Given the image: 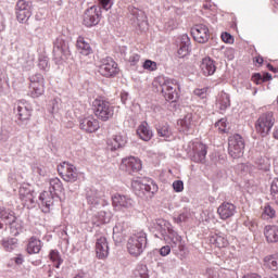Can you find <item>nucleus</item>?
<instances>
[{
	"mask_svg": "<svg viewBox=\"0 0 278 278\" xmlns=\"http://www.w3.org/2000/svg\"><path fill=\"white\" fill-rule=\"evenodd\" d=\"M127 251L132 257H140L147 249V232L139 231L132 233L127 240Z\"/></svg>",
	"mask_w": 278,
	"mask_h": 278,
	"instance_id": "f257e3e1",
	"label": "nucleus"
},
{
	"mask_svg": "<svg viewBox=\"0 0 278 278\" xmlns=\"http://www.w3.org/2000/svg\"><path fill=\"white\" fill-rule=\"evenodd\" d=\"M155 229L160 231L162 238L172 247L181 244V236L173 229V225L166 219H157L155 223Z\"/></svg>",
	"mask_w": 278,
	"mask_h": 278,
	"instance_id": "f03ea898",
	"label": "nucleus"
},
{
	"mask_svg": "<svg viewBox=\"0 0 278 278\" xmlns=\"http://www.w3.org/2000/svg\"><path fill=\"white\" fill-rule=\"evenodd\" d=\"M131 186L137 197H146V199H152L153 194L160 190L157 184L152 179L149 180H132Z\"/></svg>",
	"mask_w": 278,
	"mask_h": 278,
	"instance_id": "7ed1b4c3",
	"label": "nucleus"
},
{
	"mask_svg": "<svg viewBox=\"0 0 278 278\" xmlns=\"http://www.w3.org/2000/svg\"><path fill=\"white\" fill-rule=\"evenodd\" d=\"M86 200L91 210H101V207H110V202L105 199L103 192L97 190L94 187L86 189Z\"/></svg>",
	"mask_w": 278,
	"mask_h": 278,
	"instance_id": "20e7f679",
	"label": "nucleus"
},
{
	"mask_svg": "<svg viewBox=\"0 0 278 278\" xmlns=\"http://www.w3.org/2000/svg\"><path fill=\"white\" fill-rule=\"evenodd\" d=\"M93 112L100 121L106 122L114 116V106L109 101L96 99L92 102Z\"/></svg>",
	"mask_w": 278,
	"mask_h": 278,
	"instance_id": "39448f33",
	"label": "nucleus"
},
{
	"mask_svg": "<svg viewBox=\"0 0 278 278\" xmlns=\"http://www.w3.org/2000/svg\"><path fill=\"white\" fill-rule=\"evenodd\" d=\"M244 147L245 143L242 136L236 134L228 138V153L233 160H238V157L244 155Z\"/></svg>",
	"mask_w": 278,
	"mask_h": 278,
	"instance_id": "423d86ee",
	"label": "nucleus"
},
{
	"mask_svg": "<svg viewBox=\"0 0 278 278\" xmlns=\"http://www.w3.org/2000/svg\"><path fill=\"white\" fill-rule=\"evenodd\" d=\"M275 125V115L273 112L262 114L255 124V129L263 138H266L267 134H270L273 126Z\"/></svg>",
	"mask_w": 278,
	"mask_h": 278,
	"instance_id": "0eeeda50",
	"label": "nucleus"
},
{
	"mask_svg": "<svg viewBox=\"0 0 278 278\" xmlns=\"http://www.w3.org/2000/svg\"><path fill=\"white\" fill-rule=\"evenodd\" d=\"M113 207L119 212H128V216H131V210L136 207V201L129 195L114 194L112 197Z\"/></svg>",
	"mask_w": 278,
	"mask_h": 278,
	"instance_id": "6e6552de",
	"label": "nucleus"
},
{
	"mask_svg": "<svg viewBox=\"0 0 278 278\" xmlns=\"http://www.w3.org/2000/svg\"><path fill=\"white\" fill-rule=\"evenodd\" d=\"M29 84V94L33 99H38L45 94V76L40 73H35L28 77Z\"/></svg>",
	"mask_w": 278,
	"mask_h": 278,
	"instance_id": "1a4fd4ad",
	"label": "nucleus"
},
{
	"mask_svg": "<svg viewBox=\"0 0 278 278\" xmlns=\"http://www.w3.org/2000/svg\"><path fill=\"white\" fill-rule=\"evenodd\" d=\"M52 53L56 62H62V60H68V56L71 55L68 41H66L64 37H58L53 43Z\"/></svg>",
	"mask_w": 278,
	"mask_h": 278,
	"instance_id": "9d476101",
	"label": "nucleus"
},
{
	"mask_svg": "<svg viewBox=\"0 0 278 278\" xmlns=\"http://www.w3.org/2000/svg\"><path fill=\"white\" fill-rule=\"evenodd\" d=\"M101 22V7L92 5L83 15V23L86 27H94Z\"/></svg>",
	"mask_w": 278,
	"mask_h": 278,
	"instance_id": "9b49d317",
	"label": "nucleus"
},
{
	"mask_svg": "<svg viewBox=\"0 0 278 278\" xmlns=\"http://www.w3.org/2000/svg\"><path fill=\"white\" fill-rule=\"evenodd\" d=\"M59 175H61L64 181L70 184H75L77 179H79V172H77V167L70 163H63L60 167H58Z\"/></svg>",
	"mask_w": 278,
	"mask_h": 278,
	"instance_id": "f8f14e48",
	"label": "nucleus"
},
{
	"mask_svg": "<svg viewBox=\"0 0 278 278\" xmlns=\"http://www.w3.org/2000/svg\"><path fill=\"white\" fill-rule=\"evenodd\" d=\"M177 88H179V85H177V80L166 78L164 83L162 84V93L165 97L166 101H177L178 93Z\"/></svg>",
	"mask_w": 278,
	"mask_h": 278,
	"instance_id": "ddd939ff",
	"label": "nucleus"
},
{
	"mask_svg": "<svg viewBox=\"0 0 278 278\" xmlns=\"http://www.w3.org/2000/svg\"><path fill=\"white\" fill-rule=\"evenodd\" d=\"M31 16V1L18 0L16 3V18L20 23H27Z\"/></svg>",
	"mask_w": 278,
	"mask_h": 278,
	"instance_id": "4468645a",
	"label": "nucleus"
},
{
	"mask_svg": "<svg viewBox=\"0 0 278 278\" xmlns=\"http://www.w3.org/2000/svg\"><path fill=\"white\" fill-rule=\"evenodd\" d=\"M121 170H125L128 175H134V173H140L142 170V161L135 156H128L122 160Z\"/></svg>",
	"mask_w": 278,
	"mask_h": 278,
	"instance_id": "2eb2a0df",
	"label": "nucleus"
},
{
	"mask_svg": "<svg viewBox=\"0 0 278 278\" xmlns=\"http://www.w3.org/2000/svg\"><path fill=\"white\" fill-rule=\"evenodd\" d=\"M99 73L102 77H114L118 75V64L114 62L112 58L108 56L102 60L99 66Z\"/></svg>",
	"mask_w": 278,
	"mask_h": 278,
	"instance_id": "dca6fc26",
	"label": "nucleus"
},
{
	"mask_svg": "<svg viewBox=\"0 0 278 278\" xmlns=\"http://www.w3.org/2000/svg\"><path fill=\"white\" fill-rule=\"evenodd\" d=\"M180 131L184 134H190L194 131L197 125H199V115L188 113L182 119L178 121Z\"/></svg>",
	"mask_w": 278,
	"mask_h": 278,
	"instance_id": "f3484780",
	"label": "nucleus"
},
{
	"mask_svg": "<svg viewBox=\"0 0 278 278\" xmlns=\"http://www.w3.org/2000/svg\"><path fill=\"white\" fill-rule=\"evenodd\" d=\"M191 36L195 42L205 45V42L210 40V28H207L204 24H197L191 28Z\"/></svg>",
	"mask_w": 278,
	"mask_h": 278,
	"instance_id": "a211bd4d",
	"label": "nucleus"
},
{
	"mask_svg": "<svg viewBox=\"0 0 278 278\" xmlns=\"http://www.w3.org/2000/svg\"><path fill=\"white\" fill-rule=\"evenodd\" d=\"M79 127L83 131H86V134H94V131H99V128L101 126L99 125V119L90 115V116L80 118Z\"/></svg>",
	"mask_w": 278,
	"mask_h": 278,
	"instance_id": "6ab92c4d",
	"label": "nucleus"
},
{
	"mask_svg": "<svg viewBox=\"0 0 278 278\" xmlns=\"http://www.w3.org/2000/svg\"><path fill=\"white\" fill-rule=\"evenodd\" d=\"M207 155V146L202 142L193 143L191 160L197 164H203L205 162V157Z\"/></svg>",
	"mask_w": 278,
	"mask_h": 278,
	"instance_id": "aec40b11",
	"label": "nucleus"
},
{
	"mask_svg": "<svg viewBox=\"0 0 278 278\" xmlns=\"http://www.w3.org/2000/svg\"><path fill=\"white\" fill-rule=\"evenodd\" d=\"M109 206L104 207V210L99 211L98 213H96L92 216V224L96 225L97 227L101 226V225H108V223H110V220H112V211H110V208H108Z\"/></svg>",
	"mask_w": 278,
	"mask_h": 278,
	"instance_id": "412c9836",
	"label": "nucleus"
},
{
	"mask_svg": "<svg viewBox=\"0 0 278 278\" xmlns=\"http://www.w3.org/2000/svg\"><path fill=\"white\" fill-rule=\"evenodd\" d=\"M96 255L98 260H105L110 255V245L108 244V238L100 237L96 242Z\"/></svg>",
	"mask_w": 278,
	"mask_h": 278,
	"instance_id": "4be33fe9",
	"label": "nucleus"
},
{
	"mask_svg": "<svg viewBox=\"0 0 278 278\" xmlns=\"http://www.w3.org/2000/svg\"><path fill=\"white\" fill-rule=\"evenodd\" d=\"M217 214L222 220H227V218H231L236 214V205L224 202L218 206Z\"/></svg>",
	"mask_w": 278,
	"mask_h": 278,
	"instance_id": "5701e85b",
	"label": "nucleus"
},
{
	"mask_svg": "<svg viewBox=\"0 0 278 278\" xmlns=\"http://www.w3.org/2000/svg\"><path fill=\"white\" fill-rule=\"evenodd\" d=\"M201 73L205 77H210L216 73V62L212 58L206 56L202 59L200 64Z\"/></svg>",
	"mask_w": 278,
	"mask_h": 278,
	"instance_id": "b1692460",
	"label": "nucleus"
},
{
	"mask_svg": "<svg viewBox=\"0 0 278 278\" xmlns=\"http://www.w3.org/2000/svg\"><path fill=\"white\" fill-rule=\"evenodd\" d=\"M106 144L110 151H116L118 149H123V147L127 144V137L123 135H115L112 138L108 139Z\"/></svg>",
	"mask_w": 278,
	"mask_h": 278,
	"instance_id": "393cba45",
	"label": "nucleus"
},
{
	"mask_svg": "<svg viewBox=\"0 0 278 278\" xmlns=\"http://www.w3.org/2000/svg\"><path fill=\"white\" fill-rule=\"evenodd\" d=\"M39 205H41L42 212L47 214L53 205V191H43L42 193H40Z\"/></svg>",
	"mask_w": 278,
	"mask_h": 278,
	"instance_id": "a878e982",
	"label": "nucleus"
},
{
	"mask_svg": "<svg viewBox=\"0 0 278 278\" xmlns=\"http://www.w3.org/2000/svg\"><path fill=\"white\" fill-rule=\"evenodd\" d=\"M34 62H36V56L29 54V52H24L23 55L17 59V64L23 71H31V68H34Z\"/></svg>",
	"mask_w": 278,
	"mask_h": 278,
	"instance_id": "bb28decb",
	"label": "nucleus"
},
{
	"mask_svg": "<svg viewBox=\"0 0 278 278\" xmlns=\"http://www.w3.org/2000/svg\"><path fill=\"white\" fill-rule=\"evenodd\" d=\"M192 49V43L190 42V37L188 35H182L180 37V45L178 49V58H186V55L190 54V50Z\"/></svg>",
	"mask_w": 278,
	"mask_h": 278,
	"instance_id": "cd10ccee",
	"label": "nucleus"
},
{
	"mask_svg": "<svg viewBox=\"0 0 278 278\" xmlns=\"http://www.w3.org/2000/svg\"><path fill=\"white\" fill-rule=\"evenodd\" d=\"M137 135L144 142H149V140L153 138V130H151V127L147 122H142L137 128Z\"/></svg>",
	"mask_w": 278,
	"mask_h": 278,
	"instance_id": "c85d7f7f",
	"label": "nucleus"
},
{
	"mask_svg": "<svg viewBox=\"0 0 278 278\" xmlns=\"http://www.w3.org/2000/svg\"><path fill=\"white\" fill-rule=\"evenodd\" d=\"M20 199L24 203H29L30 205L36 203V195H34V190L29 189V186L27 185L20 188Z\"/></svg>",
	"mask_w": 278,
	"mask_h": 278,
	"instance_id": "c756f323",
	"label": "nucleus"
},
{
	"mask_svg": "<svg viewBox=\"0 0 278 278\" xmlns=\"http://www.w3.org/2000/svg\"><path fill=\"white\" fill-rule=\"evenodd\" d=\"M42 250V241L37 237H31L28 240L26 251L29 255H36Z\"/></svg>",
	"mask_w": 278,
	"mask_h": 278,
	"instance_id": "7c9ffc66",
	"label": "nucleus"
},
{
	"mask_svg": "<svg viewBox=\"0 0 278 278\" xmlns=\"http://www.w3.org/2000/svg\"><path fill=\"white\" fill-rule=\"evenodd\" d=\"M217 105L222 112H225L227 108L231 106V100L227 92L222 91L217 97Z\"/></svg>",
	"mask_w": 278,
	"mask_h": 278,
	"instance_id": "2f4dec72",
	"label": "nucleus"
},
{
	"mask_svg": "<svg viewBox=\"0 0 278 278\" xmlns=\"http://www.w3.org/2000/svg\"><path fill=\"white\" fill-rule=\"evenodd\" d=\"M76 47L81 55H90V53H92L90 43H88L84 37H78Z\"/></svg>",
	"mask_w": 278,
	"mask_h": 278,
	"instance_id": "473e14b6",
	"label": "nucleus"
},
{
	"mask_svg": "<svg viewBox=\"0 0 278 278\" xmlns=\"http://www.w3.org/2000/svg\"><path fill=\"white\" fill-rule=\"evenodd\" d=\"M264 235L267 242H278V227L277 226H266L264 229Z\"/></svg>",
	"mask_w": 278,
	"mask_h": 278,
	"instance_id": "72a5a7b5",
	"label": "nucleus"
},
{
	"mask_svg": "<svg viewBox=\"0 0 278 278\" xmlns=\"http://www.w3.org/2000/svg\"><path fill=\"white\" fill-rule=\"evenodd\" d=\"M16 110L18 121H29L31 118V110L24 103L18 104Z\"/></svg>",
	"mask_w": 278,
	"mask_h": 278,
	"instance_id": "f704fd0d",
	"label": "nucleus"
},
{
	"mask_svg": "<svg viewBox=\"0 0 278 278\" xmlns=\"http://www.w3.org/2000/svg\"><path fill=\"white\" fill-rule=\"evenodd\" d=\"M1 244L4 249V251H8L9 253H12V251H14L18 248V239H16V238H4V239H2Z\"/></svg>",
	"mask_w": 278,
	"mask_h": 278,
	"instance_id": "c9c22d12",
	"label": "nucleus"
},
{
	"mask_svg": "<svg viewBox=\"0 0 278 278\" xmlns=\"http://www.w3.org/2000/svg\"><path fill=\"white\" fill-rule=\"evenodd\" d=\"M264 266L269 270H278V254L265 256Z\"/></svg>",
	"mask_w": 278,
	"mask_h": 278,
	"instance_id": "e433bc0d",
	"label": "nucleus"
},
{
	"mask_svg": "<svg viewBox=\"0 0 278 278\" xmlns=\"http://www.w3.org/2000/svg\"><path fill=\"white\" fill-rule=\"evenodd\" d=\"M132 16L137 20V24L140 26H146L149 25L147 22V14H144L143 11H140L138 9H132L131 11Z\"/></svg>",
	"mask_w": 278,
	"mask_h": 278,
	"instance_id": "4c0bfd02",
	"label": "nucleus"
},
{
	"mask_svg": "<svg viewBox=\"0 0 278 278\" xmlns=\"http://www.w3.org/2000/svg\"><path fill=\"white\" fill-rule=\"evenodd\" d=\"M123 231H125L124 223H117L113 227V240H115V242H123Z\"/></svg>",
	"mask_w": 278,
	"mask_h": 278,
	"instance_id": "58836bf2",
	"label": "nucleus"
},
{
	"mask_svg": "<svg viewBox=\"0 0 278 278\" xmlns=\"http://www.w3.org/2000/svg\"><path fill=\"white\" fill-rule=\"evenodd\" d=\"M50 192L58 194V192H63L64 187L62 186V180L60 178H51L49 180Z\"/></svg>",
	"mask_w": 278,
	"mask_h": 278,
	"instance_id": "ea45409f",
	"label": "nucleus"
},
{
	"mask_svg": "<svg viewBox=\"0 0 278 278\" xmlns=\"http://www.w3.org/2000/svg\"><path fill=\"white\" fill-rule=\"evenodd\" d=\"M211 242L215 243V247L218 249H225V247L229 245V241L223 235H215L212 237Z\"/></svg>",
	"mask_w": 278,
	"mask_h": 278,
	"instance_id": "a19ab883",
	"label": "nucleus"
},
{
	"mask_svg": "<svg viewBox=\"0 0 278 278\" xmlns=\"http://www.w3.org/2000/svg\"><path fill=\"white\" fill-rule=\"evenodd\" d=\"M157 136L160 138H164V140H168L170 136H173V132H170V127L168 125H159L156 127Z\"/></svg>",
	"mask_w": 278,
	"mask_h": 278,
	"instance_id": "79ce46f5",
	"label": "nucleus"
},
{
	"mask_svg": "<svg viewBox=\"0 0 278 278\" xmlns=\"http://www.w3.org/2000/svg\"><path fill=\"white\" fill-rule=\"evenodd\" d=\"M0 218L8 225L11 220H15L14 213L5 207H0Z\"/></svg>",
	"mask_w": 278,
	"mask_h": 278,
	"instance_id": "37998d69",
	"label": "nucleus"
},
{
	"mask_svg": "<svg viewBox=\"0 0 278 278\" xmlns=\"http://www.w3.org/2000/svg\"><path fill=\"white\" fill-rule=\"evenodd\" d=\"M7 225L10 226V233L12 236H18V233H21V231L23 229V226H21V224L18 222H16V218L12 219Z\"/></svg>",
	"mask_w": 278,
	"mask_h": 278,
	"instance_id": "c03bdc74",
	"label": "nucleus"
},
{
	"mask_svg": "<svg viewBox=\"0 0 278 278\" xmlns=\"http://www.w3.org/2000/svg\"><path fill=\"white\" fill-rule=\"evenodd\" d=\"M136 278H149V269L147 265H139L135 270Z\"/></svg>",
	"mask_w": 278,
	"mask_h": 278,
	"instance_id": "a18cd8bd",
	"label": "nucleus"
},
{
	"mask_svg": "<svg viewBox=\"0 0 278 278\" xmlns=\"http://www.w3.org/2000/svg\"><path fill=\"white\" fill-rule=\"evenodd\" d=\"M270 194H271L273 201H275L276 205H278V178H275L271 181Z\"/></svg>",
	"mask_w": 278,
	"mask_h": 278,
	"instance_id": "49530a36",
	"label": "nucleus"
},
{
	"mask_svg": "<svg viewBox=\"0 0 278 278\" xmlns=\"http://www.w3.org/2000/svg\"><path fill=\"white\" fill-rule=\"evenodd\" d=\"M50 260H51V262L54 263L55 268H60V265L62 264V262H64L62 260V257L60 256V252H58L55 250H52L50 252Z\"/></svg>",
	"mask_w": 278,
	"mask_h": 278,
	"instance_id": "de8ad7c7",
	"label": "nucleus"
},
{
	"mask_svg": "<svg viewBox=\"0 0 278 278\" xmlns=\"http://www.w3.org/2000/svg\"><path fill=\"white\" fill-rule=\"evenodd\" d=\"M215 127L220 131V134H227L229 131V126L227 124V118H222L216 122Z\"/></svg>",
	"mask_w": 278,
	"mask_h": 278,
	"instance_id": "09e8293b",
	"label": "nucleus"
},
{
	"mask_svg": "<svg viewBox=\"0 0 278 278\" xmlns=\"http://www.w3.org/2000/svg\"><path fill=\"white\" fill-rule=\"evenodd\" d=\"M189 219H190V212L188 211H184L177 217H174V222L177 223V225H181V223H187Z\"/></svg>",
	"mask_w": 278,
	"mask_h": 278,
	"instance_id": "8fccbe9b",
	"label": "nucleus"
},
{
	"mask_svg": "<svg viewBox=\"0 0 278 278\" xmlns=\"http://www.w3.org/2000/svg\"><path fill=\"white\" fill-rule=\"evenodd\" d=\"M255 164L258 166L260 170H268V160L264 156H260L255 160Z\"/></svg>",
	"mask_w": 278,
	"mask_h": 278,
	"instance_id": "3c124183",
	"label": "nucleus"
},
{
	"mask_svg": "<svg viewBox=\"0 0 278 278\" xmlns=\"http://www.w3.org/2000/svg\"><path fill=\"white\" fill-rule=\"evenodd\" d=\"M38 68L40 71H49V59L47 56L39 58Z\"/></svg>",
	"mask_w": 278,
	"mask_h": 278,
	"instance_id": "603ef678",
	"label": "nucleus"
},
{
	"mask_svg": "<svg viewBox=\"0 0 278 278\" xmlns=\"http://www.w3.org/2000/svg\"><path fill=\"white\" fill-rule=\"evenodd\" d=\"M100 4V10H112V5H114V0H98Z\"/></svg>",
	"mask_w": 278,
	"mask_h": 278,
	"instance_id": "864d4df0",
	"label": "nucleus"
},
{
	"mask_svg": "<svg viewBox=\"0 0 278 278\" xmlns=\"http://www.w3.org/2000/svg\"><path fill=\"white\" fill-rule=\"evenodd\" d=\"M143 68L146 71H157V63L151 60H146L143 63Z\"/></svg>",
	"mask_w": 278,
	"mask_h": 278,
	"instance_id": "5fc2aeb1",
	"label": "nucleus"
},
{
	"mask_svg": "<svg viewBox=\"0 0 278 278\" xmlns=\"http://www.w3.org/2000/svg\"><path fill=\"white\" fill-rule=\"evenodd\" d=\"M243 225L250 229V231H255L257 229V223H255L253 219H247Z\"/></svg>",
	"mask_w": 278,
	"mask_h": 278,
	"instance_id": "6e6d98bb",
	"label": "nucleus"
},
{
	"mask_svg": "<svg viewBox=\"0 0 278 278\" xmlns=\"http://www.w3.org/2000/svg\"><path fill=\"white\" fill-rule=\"evenodd\" d=\"M173 189L175 190V192H184V181L175 180L173 182Z\"/></svg>",
	"mask_w": 278,
	"mask_h": 278,
	"instance_id": "4d7b16f0",
	"label": "nucleus"
},
{
	"mask_svg": "<svg viewBox=\"0 0 278 278\" xmlns=\"http://www.w3.org/2000/svg\"><path fill=\"white\" fill-rule=\"evenodd\" d=\"M193 92L195 97H199L200 99H205V97H207V89L205 88L195 89Z\"/></svg>",
	"mask_w": 278,
	"mask_h": 278,
	"instance_id": "13d9d810",
	"label": "nucleus"
},
{
	"mask_svg": "<svg viewBox=\"0 0 278 278\" xmlns=\"http://www.w3.org/2000/svg\"><path fill=\"white\" fill-rule=\"evenodd\" d=\"M128 62L131 64V66H136L138 62H140V56L138 53H134L129 56Z\"/></svg>",
	"mask_w": 278,
	"mask_h": 278,
	"instance_id": "bf43d9fd",
	"label": "nucleus"
},
{
	"mask_svg": "<svg viewBox=\"0 0 278 278\" xmlns=\"http://www.w3.org/2000/svg\"><path fill=\"white\" fill-rule=\"evenodd\" d=\"M222 40H223V42L231 45V42H233V37L229 33H223L222 34Z\"/></svg>",
	"mask_w": 278,
	"mask_h": 278,
	"instance_id": "052dcab7",
	"label": "nucleus"
},
{
	"mask_svg": "<svg viewBox=\"0 0 278 278\" xmlns=\"http://www.w3.org/2000/svg\"><path fill=\"white\" fill-rule=\"evenodd\" d=\"M170 254V245H164L160 249V255H162V257H166V255Z\"/></svg>",
	"mask_w": 278,
	"mask_h": 278,
	"instance_id": "680f3d73",
	"label": "nucleus"
},
{
	"mask_svg": "<svg viewBox=\"0 0 278 278\" xmlns=\"http://www.w3.org/2000/svg\"><path fill=\"white\" fill-rule=\"evenodd\" d=\"M264 214H266V216H269V218H273L275 216V211L270 205H267L264 208Z\"/></svg>",
	"mask_w": 278,
	"mask_h": 278,
	"instance_id": "e2e57ef3",
	"label": "nucleus"
},
{
	"mask_svg": "<svg viewBox=\"0 0 278 278\" xmlns=\"http://www.w3.org/2000/svg\"><path fill=\"white\" fill-rule=\"evenodd\" d=\"M252 79H253L254 84H256V85H260V84L264 83L262 74H254L252 76Z\"/></svg>",
	"mask_w": 278,
	"mask_h": 278,
	"instance_id": "0e129e2a",
	"label": "nucleus"
},
{
	"mask_svg": "<svg viewBox=\"0 0 278 278\" xmlns=\"http://www.w3.org/2000/svg\"><path fill=\"white\" fill-rule=\"evenodd\" d=\"M1 31H5V17L3 13L0 12V34Z\"/></svg>",
	"mask_w": 278,
	"mask_h": 278,
	"instance_id": "69168bd1",
	"label": "nucleus"
},
{
	"mask_svg": "<svg viewBox=\"0 0 278 278\" xmlns=\"http://www.w3.org/2000/svg\"><path fill=\"white\" fill-rule=\"evenodd\" d=\"M13 262H15V264H17V266H21V264H23V262H25V258L23 257V254H17L13 258Z\"/></svg>",
	"mask_w": 278,
	"mask_h": 278,
	"instance_id": "338daca9",
	"label": "nucleus"
},
{
	"mask_svg": "<svg viewBox=\"0 0 278 278\" xmlns=\"http://www.w3.org/2000/svg\"><path fill=\"white\" fill-rule=\"evenodd\" d=\"M242 278H262V276H260V274L252 273L244 275Z\"/></svg>",
	"mask_w": 278,
	"mask_h": 278,
	"instance_id": "774afa93",
	"label": "nucleus"
}]
</instances>
